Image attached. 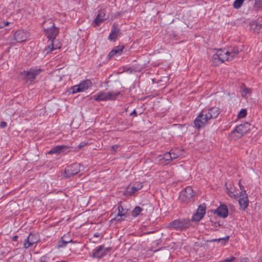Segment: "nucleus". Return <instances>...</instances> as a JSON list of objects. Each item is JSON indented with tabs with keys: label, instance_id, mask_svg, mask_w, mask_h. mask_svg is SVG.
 <instances>
[{
	"label": "nucleus",
	"instance_id": "obj_1",
	"mask_svg": "<svg viewBox=\"0 0 262 262\" xmlns=\"http://www.w3.org/2000/svg\"><path fill=\"white\" fill-rule=\"evenodd\" d=\"M43 28L49 38L48 45L45 48L44 52L48 54L54 50L60 49L61 43L56 39L58 33V29L55 27L54 23L51 20H49L43 23Z\"/></svg>",
	"mask_w": 262,
	"mask_h": 262
},
{
	"label": "nucleus",
	"instance_id": "obj_2",
	"mask_svg": "<svg viewBox=\"0 0 262 262\" xmlns=\"http://www.w3.org/2000/svg\"><path fill=\"white\" fill-rule=\"evenodd\" d=\"M220 113V110L216 107H211L208 110H203L194 120V125L200 128L206 125L211 119L216 118Z\"/></svg>",
	"mask_w": 262,
	"mask_h": 262
},
{
	"label": "nucleus",
	"instance_id": "obj_3",
	"mask_svg": "<svg viewBox=\"0 0 262 262\" xmlns=\"http://www.w3.org/2000/svg\"><path fill=\"white\" fill-rule=\"evenodd\" d=\"M119 94V92H105L103 91H101L97 94L93 96L92 97V99H93L97 101L114 100L117 98Z\"/></svg>",
	"mask_w": 262,
	"mask_h": 262
},
{
	"label": "nucleus",
	"instance_id": "obj_4",
	"mask_svg": "<svg viewBox=\"0 0 262 262\" xmlns=\"http://www.w3.org/2000/svg\"><path fill=\"white\" fill-rule=\"evenodd\" d=\"M229 51H227L222 49L217 50L215 53H214L212 61L213 63L215 65H219L226 60H230V56L229 55Z\"/></svg>",
	"mask_w": 262,
	"mask_h": 262
},
{
	"label": "nucleus",
	"instance_id": "obj_5",
	"mask_svg": "<svg viewBox=\"0 0 262 262\" xmlns=\"http://www.w3.org/2000/svg\"><path fill=\"white\" fill-rule=\"evenodd\" d=\"M189 226V222L185 220H176L169 224V228L181 230L187 228Z\"/></svg>",
	"mask_w": 262,
	"mask_h": 262
},
{
	"label": "nucleus",
	"instance_id": "obj_6",
	"mask_svg": "<svg viewBox=\"0 0 262 262\" xmlns=\"http://www.w3.org/2000/svg\"><path fill=\"white\" fill-rule=\"evenodd\" d=\"M193 196L194 192L192 188L188 186L181 192L179 199L181 201L187 203L190 201Z\"/></svg>",
	"mask_w": 262,
	"mask_h": 262
},
{
	"label": "nucleus",
	"instance_id": "obj_7",
	"mask_svg": "<svg viewBox=\"0 0 262 262\" xmlns=\"http://www.w3.org/2000/svg\"><path fill=\"white\" fill-rule=\"evenodd\" d=\"M142 187V183L139 182L131 183L126 188L124 194L125 196H130L141 189Z\"/></svg>",
	"mask_w": 262,
	"mask_h": 262
},
{
	"label": "nucleus",
	"instance_id": "obj_8",
	"mask_svg": "<svg viewBox=\"0 0 262 262\" xmlns=\"http://www.w3.org/2000/svg\"><path fill=\"white\" fill-rule=\"evenodd\" d=\"M92 85V82L90 80H86L82 81L79 84L73 86L72 93H76L80 92H83L86 90Z\"/></svg>",
	"mask_w": 262,
	"mask_h": 262
},
{
	"label": "nucleus",
	"instance_id": "obj_9",
	"mask_svg": "<svg viewBox=\"0 0 262 262\" xmlns=\"http://www.w3.org/2000/svg\"><path fill=\"white\" fill-rule=\"evenodd\" d=\"M81 165L80 164L75 163L65 169V177H70L78 173L80 170Z\"/></svg>",
	"mask_w": 262,
	"mask_h": 262
},
{
	"label": "nucleus",
	"instance_id": "obj_10",
	"mask_svg": "<svg viewBox=\"0 0 262 262\" xmlns=\"http://www.w3.org/2000/svg\"><path fill=\"white\" fill-rule=\"evenodd\" d=\"M39 241V235L37 234H30L28 238L25 239L24 246L27 249L36 244Z\"/></svg>",
	"mask_w": 262,
	"mask_h": 262
},
{
	"label": "nucleus",
	"instance_id": "obj_11",
	"mask_svg": "<svg viewBox=\"0 0 262 262\" xmlns=\"http://www.w3.org/2000/svg\"><path fill=\"white\" fill-rule=\"evenodd\" d=\"M250 129V124L246 122L237 126L232 132L233 133H237V137H241L243 134L246 133Z\"/></svg>",
	"mask_w": 262,
	"mask_h": 262
},
{
	"label": "nucleus",
	"instance_id": "obj_12",
	"mask_svg": "<svg viewBox=\"0 0 262 262\" xmlns=\"http://www.w3.org/2000/svg\"><path fill=\"white\" fill-rule=\"evenodd\" d=\"M110 250V248H105L103 245L99 246L93 253L92 256L96 258H101L105 256Z\"/></svg>",
	"mask_w": 262,
	"mask_h": 262
},
{
	"label": "nucleus",
	"instance_id": "obj_13",
	"mask_svg": "<svg viewBox=\"0 0 262 262\" xmlns=\"http://www.w3.org/2000/svg\"><path fill=\"white\" fill-rule=\"evenodd\" d=\"M40 69H31L29 71H24V78L27 80L32 81L35 79L36 76L40 73Z\"/></svg>",
	"mask_w": 262,
	"mask_h": 262
},
{
	"label": "nucleus",
	"instance_id": "obj_14",
	"mask_svg": "<svg viewBox=\"0 0 262 262\" xmlns=\"http://www.w3.org/2000/svg\"><path fill=\"white\" fill-rule=\"evenodd\" d=\"M206 212L205 206L203 205H200L195 213L192 216V220L193 221H199L204 216Z\"/></svg>",
	"mask_w": 262,
	"mask_h": 262
},
{
	"label": "nucleus",
	"instance_id": "obj_15",
	"mask_svg": "<svg viewBox=\"0 0 262 262\" xmlns=\"http://www.w3.org/2000/svg\"><path fill=\"white\" fill-rule=\"evenodd\" d=\"M14 38L18 42L24 41L29 37V34L24 30H18L14 34Z\"/></svg>",
	"mask_w": 262,
	"mask_h": 262
},
{
	"label": "nucleus",
	"instance_id": "obj_16",
	"mask_svg": "<svg viewBox=\"0 0 262 262\" xmlns=\"http://www.w3.org/2000/svg\"><path fill=\"white\" fill-rule=\"evenodd\" d=\"M214 213L221 217H226L228 214L227 207L225 205H221L215 210Z\"/></svg>",
	"mask_w": 262,
	"mask_h": 262
},
{
	"label": "nucleus",
	"instance_id": "obj_17",
	"mask_svg": "<svg viewBox=\"0 0 262 262\" xmlns=\"http://www.w3.org/2000/svg\"><path fill=\"white\" fill-rule=\"evenodd\" d=\"M238 203L243 209H245L247 207L248 205V200L245 191L241 192Z\"/></svg>",
	"mask_w": 262,
	"mask_h": 262
},
{
	"label": "nucleus",
	"instance_id": "obj_18",
	"mask_svg": "<svg viewBox=\"0 0 262 262\" xmlns=\"http://www.w3.org/2000/svg\"><path fill=\"white\" fill-rule=\"evenodd\" d=\"M105 13L103 10L99 11L98 14L94 20V26H98L101 23L104 21L106 18Z\"/></svg>",
	"mask_w": 262,
	"mask_h": 262
},
{
	"label": "nucleus",
	"instance_id": "obj_19",
	"mask_svg": "<svg viewBox=\"0 0 262 262\" xmlns=\"http://www.w3.org/2000/svg\"><path fill=\"white\" fill-rule=\"evenodd\" d=\"M68 148V147L66 145H58V146L53 147L52 149H51L48 152V153L49 154H60L64 152Z\"/></svg>",
	"mask_w": 262,
	"mask_h": 262
},
{
	"label": "nucleus",
	"instance_id": "obj_20",
	"mask_svg": "<svg viewBox=\"0 0 262 262\" xmlns=\"http://www.w3.org/2000/svg\"><path fill=\"white\" fill-rule=\"evenodd\" d=\"M118 212L117 214V216L114 218V220L118 222H121L122 221V217H126V211L123 208L122 206L121 205H119L118 206Z\"/></svg>",
	"mask_w": 262,
	"mask_h": 262
},
{
	"label": "nucleus",
	"instance_id": "obj_21",
	"mask_svg": "<svg viewBox=\"0 0 262 262\" xmlns=\"http://www.w3.org/2000/svg\"><path fill=\"white\" fill-rule=\"evenodd\" d=\"M124 48L123 47H115L108 54V56L110 58L113 57L114 55H120L123 51Z\"/></svg>",
	"mask_w": 262,
	"mask_h": 262
},
{
	"label": "nucleus",
	"instance_id": "obj_22",
	"mask_svg": "<svg viewBox=\"0 0 262 262\" xmlns=\"http://www.w3.org/2000/svg\"><path fill=\"white\" fill-rule=\"evenodd\" d=\"M120 34V30L118 28L113 26L111 32L108 36V39L111 40H114L116 39L118 36Z\"/></svg>",
	"mask_w": 262,
	"mask_h": 262
},
{
	"label": "nucleus",
	"instance_id": "obj_23",
	"mask_svg": "<svg viewBox=\"0 0 262 262\" xmlns=\"http://www.w3.org/2000/svg\"><path fill=\"white\" fill-rule=\"evenodd\" d=\"M160 160L161 161L162 163L165 165L169 164L172 161L170 153L169 152L165 153L163 157L160 159Z\"/></svg>",
	"mask_w": 262,
	"mask_h": 262
},
{
	"label": "nucleus",
	"instance_id": "obj_24",
	"mask_svg": "<svg viewBox=\"0 0 262 262\" xmlns=\"http://www.w3.org/2000/svg\"><path fill=\"white\" fill-rule=\"evenodd\" d=\"M65 238L66 237L64 236H63L61 240L57 243V247L58 248L64 247L69 243L73 242L72 239H70L69 241H66L65 239Z\"/></svg>",
	"mask_w": 262,
	"mask_h": 262
},
{
	"label": "nucleus",
	"instance_id": "obj_25",
	"mask_svg": "<svg viewBox=\"0 0 262 262\" xmlns=\"http://www.w3.org/2000/svg\"><path fill=\"white\" fill-rule=\"evenodd\" d=\"M170 153V156L171 157L172 160L178 158L181 156V152L178 149L176 150H171L169 151Z\"/></svg>",
	"mask_w": 262,
	"mask_h": 262
},
{
	"label": "nucleus",
	"instance_id": "obj_26",
	"mask_svg": "<svg viewBox=\"0 0 262 262\" xmlns=\"http://www.w3.org/2000/svg\"><path fill=\"white\" fill-rule=\"evenodd\" d=\"M244 0H235L233 3V7L235 9L239 8L243 4Z\"/></svg>",
	"mask_w": 262,
	"mask_h": 262
},
{
	"label": "nucleus",
	"instance_id": "obj_27",
	"mask_svg": "<svg viewBox=\"0 0 262 262\" xmlns=\"http://www.w3.org/2000/svg\"><path fill=\"white\" fill-rule=\"evenodd\" d=\"M238 53V50L236 49H234L232 50L231 51H229V55L230 57V60H232L234 57H235Z\"/></svg>",
	"mask_w": 262,
	"mask_h": 262
},
{
	"label": "nucleus",
	"instance_id": "obj_28",
	"mask_svg": "<svg viewBox=\"0 0 262 262\" xmlns=\"http://www.w3.org/2000/svg\"><path fill=\"white\" fill-rule=\"evenodd\" d=\"M227 192L229 196L231 198L235 197L237 195V192H235L234 189L231 188V189H229L228 188H227Z\"/></svg>",
	"mask_w": 262,
	"mask_h": 262
},
{
	"label": "nucleus",
	"instance_id": "obj_29",
	"mask_svg": "<svg viewBox=\"0 0 262 262\" xmlns=\"http://www.w3.org/2000/svg\"><path fill=\"white\" fill-rule=\"evenodd\" d=\"M141 211H142V209L140 207L137 206L133 210V211L132 212V215L136 217L140 214V213L141 212Z\"/></svg>",
	"mask_w": 262,
	"mask_h": 262
},
{
	"label": "nucleus",
	"instance_id": "obj_30",
	"mask_svg": "<svg viewBox=\"0 0 262 262\" xmlns=\"http://www.w3.org/2000/svg\"><path fill=\"white\" fill-rule=\"evenodd\" d=\"M253 29L255 32L257 33L262 32V24H255V27L253 28Z\"/></svg>",
	"mask_w": 262,
	"mask_h": 262
},
{
	"label": "nucleus",
	"instance_id": "obj_31",
	"mask_svg": "<svg viewBox=\"0 0 262 262\" xmlns=\"http://www.w3.org/2000/svg\"><path fill=\"white\" fill-rule=\"evenodd\" d=\"M247 115V111L245 109H242L238 114V117L239 118H243L246 117Z\"/></svg>",
	"mask_w": 262,
	"mask_h": 262
},
{
	"label": "nucleus",
	"instance_id": "obj_32",
	"mask_svg": "<svg viewBox=\"0 0 262 262\" xmlns=\"http://www.w3.org/2000/svg\"><path fill=\"white\" fill-rule=\"evenodd\" d=\"M250 92V90L248 88H244L243 89V91H242V96L243 97H245L246 96V95L248 94H249Z\"/></svg>",
	"mask_w": 262,
	"mask_h": 262
},
{
	"label": "nucleus",
	"instance_id": "obj_33",
	"mask_svg": "<svg viewBox=\"0 0 262 262\" xmlns=\"http://www.w3.org/2000/svg\"><path fill=\"white\" fill-rule=\"evenodd\" d=\"M229 236H226L224 238H218V239H214L215 241H217V242H219L220 241H223L224 242V243H226L228 242V241L229 240Z\"/></svg>",
	"mask_w": 262,
	"mask_h": 262
},
{
	"label": "nucleus",
	"instance_id": "obj_34",
	"mask_svg": "<svg viewBox=\"0 0 262 262\" xmlns=\"http://www.w3.org/2000/svg\"><path fill=\"white\" fill-rule=\"evenodd\" d=\"M9 24V21H2L0 20V28L8 26Z\"/></svg>",
	"mask_w": 262,
	"mask_h": 262
},
{
	"label": "nucleus",
	"instance_id": "obj_35",
	"mask_svg": "<svg viewBox=\"0 0 262 262\" xmlns=\"http://www.w3.org/2000/svg\"><path fill=\"white\" fill-rule=\"evenodd\" d=\"M235 259V257L232 256L230 258H227L222 261L221 262H232Z\"/></svg>",
	"mask_w": 262,
	"mask_h": 262
},
{
	"label": "nucleus",
	"instance_id": "obj_36",
	"mask_svg": "<svg viewBox=\"0 0 262 262\" xmlns=\"http://www.w3.org/2000/svg\"><path fill=\"white\" fill-rule=\"evenodd\" d=\"M48 257L47 256H43L40 258V262H47L48 261Z\"/></svg>",
	"mask_w": 262,
	"mask_h": 262
},
{
	"label": "nucleus",
	"instance_id": "obj_37",
	"mask_svg": "<svg viewBox=\"0 0 262 262\" xmlns=\"http://www.w3.org/2000/svg\"><path fill=\"white\" fill-rule=\"evenodd\" d=\"M7 126V123L6 122H4V121H3L1 123H0V127L1 128H4L6 126Z\"/></svg>",
	"mask_w": 262,
	"mask_h": 262
},
{
	"label": "nucleus",
	"instance_id": "obj_38",
	"mask_svg": "<svg viewBox=\"0 0 262 262\" xmlns=\"http://www.w3.org/2000/svg\"><path fill=\"white\" fill-rule=\"evenodd\" d=\"M118 148V146L117 145H115L112 146V148L113 150H116V149Z\"/></svg>",
	"mask_w": 262,
	"mask_h": 262
},
{
	"label": "nucleus",
	"instance_id": "obj_39",
	"mask_svg": "<svg viewBox=\"0 0 262 262\" xmlns=\"http://www.w3.org/2000/svg\"><path fill=\"white\" fill-rule=\"evenodd\" d=\"M135 115V116H137V113H136V111H135V110H134V111L132 113H130V116H132V115Z\"/></svg>",
	"mask_w": 262,
	"mask_h": 262
},
{
	"label": "nucleus",
	"instance_id": "obj_40",
	"mask_svg": "<svg viewBox=\"0 0 262 262\" xmlns=\"http://www.w3.org/2000/svg\"><path fill=\"white\" fill-rule=\"evenodd\" d=\"M18 236H14L13 237V241H16L17 238Z\"/></svg>",
	"mask_w": 262,
	"mask_h": 262
},
{
	"label": "nucleus",
	"instance_id": "obj_41",
	"mask_svg": "<svg viewBox=\"0 0 262 262\" xmlns=\"http://www.w3.org/2000/svg\"><path fill=\"white\" fill-rule=\"evenodd\" d=\"M256 1L257 2H260V6L262 7V0H256Z\"/></svg>",
	"mask_w": 262,
	"mask_h": 262
},
{
	"label": "nucleus",
	"instance_id": "obj_42",
	"mask_svg": "<svg viewBox=\"0 0 262 262\" xmlns=\"http://www.w3.org/2000/svg\"><path fill=\"white\" fill-rule=\"evenodd\" d=\"M94 236H96V237H98V236H99V234H95L94 235Z\"/></svg>",
	"mask_w": 262,
	"mask_h": 262
},
{
	"label": "nucleus",
	"instance_id": "obj_43",
	"mask_svg": "<svg viewBox=\"0 0 262 262\" xmlns=\"http://www.w3.org/2000/svg\"><path fill=\"white\" fill-rule=\"evenodd\" d=\"M83 146V145L80 144V145H79V147H80V148H81V147L82 146Z\"/></svg>",
	"mask_w": 262,
	"mask_h": 262
},
{
	"label": "nucleus",
	"instance_id": "obj_44",
	"mask_svg": "<svg viewBox=\"0 0 262 262\" xmlns=\"http://www.w3.org/2000/svg\"><path fill=\"white\" fill-rule=\"evenodd\" d=\"M258 262H262V258L260 260H259Z\"/></svg>",
	"mask_w": 262,
	"mask_h": 262
}]
</instances>
